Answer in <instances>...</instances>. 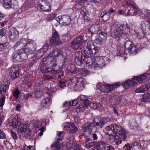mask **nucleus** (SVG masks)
I'll return each mask as SVG.
<instances>
[{"mask_svg": "<svg viewBox=\"0 0 150 150\" xmlns=\"http://www.w3.org/2000/svg\"><path fill=\"white\" fill-rule=\"evenodd\" d=\"M50 101V99L48 98H46L42 100L41 103V108H42H42H46L47 105Z\"/></svg>", "mask_w": 150, "mask_h": 150, "instance_id": "49530a36", "label": "nucleus"}, {"mask_svg": "<svg viewBox=\"0 0 150 150\" xmlns=\"http://www.w3.org/2000/svg\"><path fill=\"white\" fill-rule=\"evenodd\" d=\"M88 105H86V104H84L83 105L80 106L78 108L79 109L80 112H83L86 109Z\"/></svg>", "mask_w": 150, "mask_h": 150, "instance_id": "0e129e2a", "label": "nucleus"}, {"mask_svg": "<svg viewBox=\"0 0 150 150\" xmlns=\"http://www.w3.org/2000/svg\"><path fill=\"white\" fill-rule=\"evenodd\" d=\"M132 149L133 150H140L141 149H143V148L141 146L140 144H138L137 142H134L132 144Z\"/></svg>", "mask_w": 150, "mask_h": 150, "instance_id": "c03bdc74", "label": "nucleus"}, {"mask_svg": "<svg viewBox=\"0 0 150 150\" xmlns=\"http://www.w3.org/2000/svg\"><path fill=\"white\" fill-rule=\"evenodd\" d=\"M100 26L98 24H95L91 25L88 30L92 34L97 33L100 30Z\"/></svg>", "mask_w": 150, "mask_h": 150, "instance_id": "cd10ccee", "label": "nucleus"}, {"mask_svg": "<svg viewBox=\"0 0 150 150\" xmlns=\"http://www.w3.org/2000/svg\"><path fill=\"white\" fill-rule=\"evenodd\" d=\"M86 42L82 35L74 39L71 43V47L74 50L78 49Z\"/></svg>", "mask_w": 150, "mask_h": 150, "instance_id": "423d86ee", "label": "nucleus"}, {"mask_svg": "<svg viewBox=\"0 0 150 150\" xmlns=\"http://www.w3.org/2000/svg\"><path fill=\"white\" fill-rule=\"evenodd\" d=\"M19 50H18L13 53L11 56L12 59L14 62H21L20 55Z\"/></svg>", "mask_w": 150, "mask_h": 150, "instance_id": "393cba45", "label": "nucleus"}, {"mask_svg": "<svg viewBox=\"0 0 150 150\" xmlns=\"http://www.w3.org/2000/svg\"><path fill=\"white\" fill-rule=\"evenodd\" d=\"M100 16L101 17L103 18V20L105 21H108L110 18V15L107 11H104L102 12Z\"/></svg>", "mask_w": 150, "mask_h": 150, "instance_id": "c9c22d12", "label": "nucleus"}, {"mask_svg": "<svg viewBox=\"0 0 150 150\" xmlns=\"http://www.w3.org/2000/svg\"><path fill=\"white\" fill-rule=\"evenodd\" d=\"M150 88V86L149 84H144L142 86V88L143 90V92L144 91H148Z\"/></svg>", "mask_w": 150, "mask_h": 150, "instance_id": "13d9d810", "label": "nucleus"}, {"mask_svg": "<svg viewBox=\"0 0 150 150\" xmlns=\"http://www.w3.org/2000/svg\"><path fill=\"white\" fill-rule=\"evenodd\" d=\"M3 3V6L6 9H10V5L11 4V1H2Z\"/></svg>", "mask_w": 150, "mask_h": 150, "instance_id": "6e6d98bb", "label": "nucleus"}, {"mask_svg": "<svg viewBox=\"0 0 150 150\" xmlns=\"http://www.w3.org/2000/svg\"><path fill=\"white\" fill-rule=\"evenodd\" d=\"M63 132L61 131L58 132H57V139L56 142L52 145V147H54L56 148L57 149L60 148L62 147V145L59 143V141H61L62 139V134Z\"/></svg>", "mask_w": 150, "mask_h": 150, "instance_id": "412c9836", "label": "nucleus"}, {"mask_svg": "<svg viewBox=\"0 0 150 150\" xmlns=\"http://www.w3.org/2000/svg\"><path fill=\"white\" fill-rule=\"evenodd\" d=\"M8 123L9 125L12 126L13 128H16L17 126H20L21 124L18 120V116H16L13 119H9Z\"/></svg>", "mask_w": 150, "mask_h": 150, "instance_id": "aec40b11", "label": "nucleus"}, {"mask_svg": "<svg viewBox=\"0 0 150 150\" xmlns=\"http://www.w3.org/2000/svg\"><path fill=\"white\" fill-rule=\"evenodd\" d=\"M94 44L92 40H89L87 43V48L88 49H92L94 47Z\"/></svg>", "mask_w": 150, "mask_h": 150, "instance_id": "864d4df0", "label": "nucleus"}, {"mask_svg": "<svg viewBox=\"0 0 150 150\" xmlns=\"http://www.w3.org/2000/svg\"><path fill=\"white\" fill-rule=\"evenodd\" d=\"M66 81H62L60 80L59 81V86L61 88H64L66 86Z\"/></svg>", "mask_w": 150, "mask_h": 150, "instance_id": "052dcab7", "label": "nucleus"}, {"mask_svg": "<svg viewBox=\"0 0 150 150\" xmlns=\"http://www.w3.org/2000/svg\"><path fill=\"white\" fill-rule=\"evenodd\" d=\"M13 96L16 99H17L18 98L19 95L20 94L19 91L18 90H16L13 91Z\"/></svg>", "mask_w": 150, "mask_h": 150, "instance_id": "4d7b16f0", "label": "nucleus"}, {"mask_svg": "<svg viewBox=\"0 0 150 150\" xmlns=\"http://www.w3.org/2000/svg\"><path fill=\"white\" fill-rule=\"evenodd\" d=\"M52 54H50L49 56L51 57L54 56L55 57H57L59 56H62V51L58 49H56L54 50H52Z\"/></svg>", "mask_w": 150, "mask_h": 150, "instance_id": "f704fd0d", "label": "nucleus"}, {"mask_svg": "<svg viewBox=\"0 0 150 150\" xmlns=\"http://www.w3.org/2000/svg\"><path fill=\"white\" fill-rule=\"evenodd\" d=\"M78 128L76 127L74 123L72 124L70 128L68 130V133L69 134L76 133L78 131Z\"/></svg>", "mask_w": 150, "mask_h": 150, "instance_id": "ea45409f", "label": "nucleus"}, {"mask_svg": "<svg viewBox=\"0 0 150 150\" xmlns=\"http://www.w3.org/2000/svg\"><path fill=\"white\" fill-rule=\"evenodd\" d=\"M93 122L95 126L96 127L99 126V127L102 128L104 126L101 118L95 119Z\"/></svg>", "mask_w": 150, "mask_h": 150, "instance_id": "58836bf2", "label": "nucleus"}, {"mask_svg": "<svg viewBox=\"0 0 150 150\" xmlns=\"http://www.w3.org/2000/svg\"><path fill=\"white\" fill-rule=\"evenodd\" d=\"M64 40L65 41H69L71 39V35L68 33H67L64 36Z\"/></svg>", "mask_w": 150, "mask_h": 150, "instance_id": "69168bd1", "label": "nucleus"}, {"mask_svg": "<svg viewBox=\"0 0 150 150\" xmlns=\"http://www.w3.org/2000/svg\"><path fill=\"white\" fill-rule=\"evenodd\" d=\"M48 43H45L42 47V48H41L42 49L43 51L45 52H46L48 48Z\"/></svg>", "mask_w": 150, "mask_h": 150, "instance_id": "774afa93", "label": "nucleus"}, {"mask_svg": "<svg viewBox=\"0 0 150 150\" xmlns=\"http://www.w3.org/2000/svg\"><path fill=\"white\" fill-rule=\"evenodd\" d=\"M47 60V58H44L43 59L42 61L43 62L40 66V71L42 73H49L51 74H55L56 71L53 70L54 69H51L46 62Z\"/></svg>", "mask_w": 150, "mask_h": 150, "instance_id": "1a4fd4ad", "label": "nucleus"}, {"mask_svg": "<svg viewBox=\"0 0 150 150\" xmlns=\"http://www.w3.org/2000/svg\"><path fill=\"white\" fill-rule=\"evenodd\" d=\"M6 30L4 28H2L0 30V36H1V40L2 38H4L5 40L4 42L0 43V48L2 49H5L6 48H8L9 47V43L7 42V39L6 36Z\"/></svg>", "mask_w": 150, "mask_h": 150, "instance_id": "9d476101", "label": "nucleus"}, {"mask_svg": "<svg viewBox=\"0 0 150 150\" xmlns=\"http://www.w3.org/2000/svg\"><path fill=\"white\" fill-rule=\"evenodd\" d=\"M72 124V123L69 122H66L64 123L63 125L64 129L68 131Z\"/></svg>", "mask_w": 150, "mask_h": 150, "instance_id": "8fccbe9b", "label": "nucleus"}, {"mask_svg": "<svg viewBox=\"0 0 150 150\" xmlns=\"http://www.w3.org/2000/svg\"><path fill=\"white\" fill-rule=\"evenodd\" d=\"M77 81V83L74 86V88L77 91H81L84 89V83L85 81L84 79L81 77H79Z\"/></svg>", "mask_w": 150, "mask_h": 150, "instance_id": "4be33fe9", "label": "nucleus"}, {"mask_svg": "<svg viewBox=\"0 0 150 150\" xmlns=\"http://www.w3.org/2000/svg\"><path fill=\"white\" fill-rule=\"evenodd\" d=\"M20 135L23 137H27L31 135V130L30 129H27L25 126L24 128H21L20 129Z\"/></svg>", "mask_w": 150, "mask_h": 150, "instance_id": "b1692460", "label": "nucleus"}, {"mask_svg": "<svg viewBox=\"0 0 150 150\" xmlns=\"http://www.w3.org/2000/svg\"><path fill=\"white\" fill-rule=\"evenodd\" d=\"M20 53V59H21V62L22 61L26 59L28 57L27 54L25 52L23 49L19 50Z\"/></svg>", "mask_w": 150, "mask_h": 150, "instance_id": "a19ab883", "label": "nucleus"}, {"mask_svg": "<svg viewBox=\"0 0 150 150\" xmlns=\"http://www.w3.org/2000/svg\"><path fill=\"white\" fill-rule=\"evenodd\" d=\"M125 47L126 49L128 50L129 52L131 54H137V49L130 41L127 40L125 42Z\"/></svg>", "mask_w": 150, "mask_h": 150, "instance_id": "f3484780", "label": "nucleus"}, {"mask_svg": "<svg viewBox=\"0 0 150 150\" xmlns=\"http://www.w3.org/2000/svg\"><path fill=\"white\" fill-rule=\"evenodd\" d=\"M129 28L127 23L119 24L114 23L111 27V36L117 41L119 42L128 35L127 32Z\"/></svg>", "mask_w": 150, "mask_h": 150, "instance_id": "f257e3e1", "label": "nucleus"}, {"mask_svg": "<svg viewBox=\"0 0 150 150\" xmlns=\"http://www.w3.org/2000/svg\"><path fill=\"white\" fill-rule=\"evenodd\" d=\"M50 42L52 45H59L62 44V42L60 40L59 35L56 31L55 30L53 32L52 37Z\"/></svg>", "mask_w": 150, "mask_h": 150, "instance_id": "a211bd4d", "label": "nucleus"}, {"mask_svg": "<svg viewBox=\"0 0 150 150\" xmlns=\"http://www.w3.org/2000/svg\"><path fill=\"white\" fill-rule=\"evenodd\" d=\"M68 150H81V146L79 144H77L74 137L71 136L68 139L67 143Z\"/></svg>", "mask_w": 150, "mask_h": 150, "instance_id": "6e6552de", "label": "nucleus"}, {"mask_svg": "<svg viewBox=\"0 0 150 150\" xmlns=\"http://www.w3.org/2000/svg\"><path fill=\"white\" fill-rule=\"evenodd\" d=\"M43 95V93L41 91H36L35 93V96L36 98H40Z\"/></svg>", "mask_w": 150, "mask_h": 150, "instance_id": "bf43d9fd", "label": "nucleus"}, {"mask_svg": "<svg viewBox=\"0 0 150 150\" xmlns=\"http://www.w3.org/2000/svg\"><path fill=\"white\" fill-rule=\"evenodd\" d=\"M89 73V71L87 70H83L81 69L80 70V74L82 76H86Z\"/></svg>", "mask_w": 150, "mask_h": 150, "instance_id": "5fc2aeb1", "label": "nucleus"}, {"mask_svg": "<svg viewBox=\"0 0 150 150\" xmlns=\"http://www.w3.org/2000/svg\"><path fill=\"white\" fill-rule=\"evenodd\" d=\"M19 35L18 31L15 28H11L8 32V37L10 40L12 42L16 40L18 38Z\"/></svg>", "mask_w": 150, "mask_h": 150, "instance_id": "4468645a", "label": "nucleus"}, {"mask_svg": "<svg viewBox=\"0 0 150 150\" xmlns=\"http://www.w3.org/2000/svg\"><path fill=\"white\" fill-rule=\"evenodd\" d=\"M38 4L42 11L49 12H51V5L47 0H40L38 3Z\"/></svg>", "mask_w": 150, "mask_h": 150, "instance_id": "2eb2a0df", "label": "nucleus"}, {"mask_svg": "<svg viewBox=\"0 0 150 150\" xmlns=\"http://www.w3.org/2000/svg\"><path fill=\"white\" fill-rule=\"evenodd\" d=\"M125 2L124 6L125 8V11H127V15L128 16H136L139 12L138 9L133 4V1H132L130 2H129V4H126Z\"/></svg>", "mask_w": 150, "mask_h": 150, "instance_id": "39448f33", "label": "nucleus"}, {"mask_svg": "<svg viewBox=\"0 0 150 150\" xmlns=\"http://www.w3.org/2000/svg\"><path fill=\"white\" fill-rule=\"evenodd\" d=\"M92 49H88V50L86 51V50H84L83 52H85L83 54L84 57H92L93 56V52L92 51Z\"/></svg>", "mask_w": 150, "mask_h": 150, "instance_id": "37998d69", "label": "nucleus"}, {"mask_svg": "<svg viewBox=\"0 0 150 150\" xmlns=\"http://www.w3.org/2000/svg\"><path fill=\"white\" fill-rule=\"evenodd\" d=\"M68 69L71 73L72 74H76L77 72L76 66L74 64H70L68 68Z\"/></svg>", "mask_w": 150, "mask_h": 150, "instance_id": "79ce46f5", "label": "nucleus"}, {"mask_svg": "<svg viewBox=\"0 0 150 150\" xmlns=\"http://www.w3.org/2000/svg\"><path fill=\"white\" fill-rule=\"evenodd\" d=\"M33 147L32 146H27L25 144H24V146L21 150H31V148Z\"/></svg>", "mask_w": 150, "mask_h": 150, "instance_id": "338daca9", "label": "nucleus"}, {"mask_svg": "<svg viewBox=\"0 0 150 150\" xmlns=\"http://www.w3.org/2000/svg\"><path fill=\"white\" fill-rule=\"evenodd\" d=\"M120 85V83L119 82L116 83L113 85L102 84L100 83H98L97 85V88L102 92L107 93L110 91L114 88H117Z\"/></svg>", "mask_w": 150, "mask_h": 150, "instance_id": "20e7f679", "label": "nucleus"}, {"mask_svg": "<svg viewBox=\"0 0 150 150\" xmlns=\"http://www.w3.org/2000/svg\"><path fill=\"white\" fill-rule=\"evenodd\" d=\"M45 58H47V62L48 65H49L51 69H56V68L57 66L56 59L54 58L48 56Z\"/></svg>", "mask_w": 150, "mask_h": 150, "instance_id": "5701e85b", "label": "nucleus"}, {"mask_svg": "<svg viewBox=\"0 0 150 150\" xmlns=\"http://www.w3.org/2000/svg\"><path fill=\"white\" fill-rule=\"evenodd\" d=\"M74 60L78 66H81L84 61L82 58V54L81 51L76 52L75 54Z\"/></svg>", "mask_w": 150, "mask_h": 150, "instance_id": "6ab92c4d", "label": "nucleus"}, {"mask_svg": "<svg viewBox=\"0 0 150 150\" xmlns=\"http://www.w3.org/2000/svg\"><path fill=\"white\" fill-rule=\"evenodd\" d=\"M84 58L86 64L88 67L99 69L102 68L105 66L104 61L100 56L95 57L93 58L91 57Z\"/></svg>", "mask_w": 150, "mask_h": 150, "instance_id": "f03ea898", "label": "nucleus"}, {"mask_svg": "<svg viewBox=\"0 0 150 150\" xmlns=\"http://www.w3.org/2000/svg\"><path fill=\"white\" fill-rule=\"evenodd\" d=\"M106 144L105 142L102 141L96 142L95 146L93 148L92 150H101Z\"/></svg>", "mask_w": 150, "mask_h": 150, "instance_id": "7c9ffc66", "label": "nucleus"}, {"mask_svg": "<svg viewBox=\"0 0 150 150\" xmlns=\"http://www.w3.org/2000/svg\"><path fill=\"white\" fill-rule=\"evenodd\" d=\"M142 101L144 102L150 101V94L149 93H147L143 96Z\"/></svg>", "mask_w": 150, "mask_h": 150, "instance_id": "de8ad7c7", "label": "nucleus"}, {"mask_svg": "<svg viewBox=\"0 0 150 150\" xmlns=\"http://www.w3.org/2000/svg\"><path fill=\"white\" fill-rule=\"evenodd\" d=\"M36 43H34L33 45L32 44H30L28 46L27 48H25L24 50L25 52L30 54H33L36 50Z\"/></svg>", "mask_w": 150, "mask_h": 150, "instance_id": "c85d7f7f", "label": "nucleus"}, {"mask_svg": "<svg viewBox=\"0 0 150 150\" xmlns=\"http://www.w3.org/2000/svg\"><path fill=\"white\" fill-rule=\"evenodd\" d=\"M114 135H120L126 136V132L125 130L120 125L114 123L112 125Z\"/></svg>", "mask_w": 150, "mask_h": 150, "instance_id": "9b49d317", "label": "nucleus"}, {"mask_svg": "<svg viewBox=\"0 0 150 150\" xmlns=\"http://www.w3.org/2000/svg\"><path fill=\"white\" fill-rule=\"evenodd\" d=\"M145 28L142 27H141V29L137 33V37L139 39H141L144 37L145 35Z\"/></svg>", "mask_w": 150, "mask_h": 150, "instance_id": "e433bc0d", "label": "nucleus"}, {"mask_svg": "<svg viewBox=\"0 0 150 150\" xmlns=\"http://www.w3.org/2000/svg\"><path fill=\"white\" fill-rule=\"evenodd\" d=\"M114 135H110V137L109 141L110 143H115L116 145L120 144L122 143V141L124 140L127 137V136H125V135L124 136L120 135H116L115 136Z\"/></svg>", "mask_w": 150, "mask_h": 150, "instance_id": "f8f14e48", "label": "nucleus"}, {"mask_svg": "<svg viewBox=\"0 0 150 150\" xmlns=\"http://www.w3.org/2000/svg\"><path fill=\"white\" fill-rule=\"evenodd\" d=\"M81 14L83 15V17L84 21L86 22H89L90 20V18L86 14L87 13L86 10L83 8H81L80 9Z\"/></svg>", "mask_w": 150, "mask_h": 150, "instance_id": "2f4dec72", "label": "nucleus"}, {"mask_svg": "<svg viewBox=\"0 0 150 150\" xmlns=\"http://www.w3.org/2000/svg\"><path fill=\"white\" fill-rule=\"evenodd\" d=\"M10 84V81L8 80L6 82H5L4 84L1 85V86L0 93L3 96L1 99L0 100V107H3L4 105L5 101V97L4 96L8 91Z\"/></svg>", "mask_w": 150, "mask_h": 150, "instance_id": "0eeeda50", "label": "nucleus"}, {"mask_svg": "<svg viewBox=\"0 0 150 150\" xmlns=\"http://www.w3.org/2000/svg\"><path fill=\"white\" fill-rule=\"evenodd\" d=\"M107 38V34L106 33L100 32L96 36L94 42L96 44L101 45L103 44L104 41Z\"/></svg>", "mask_w": 150, "mask_h": 150, "instance_id": "ddd939ff", "label": "nucleus"}, {"mask_svg": "<svg viewBox=\"0 0 150 150\" xmlns=\"http://www.w3.org/2000/svg\"><path fill=\"white\" fill-rule=\"evenodd\" d=\"M79 98L82 103H83V104H86V105H88L89 104V100L84 96L81 95H80Z\"/></svg>", "mask_w": 150, "mask_h": 150, "instance_id": "a18cd8bd", "label": "nucleus"}, {"mask_svg": "<svg viewBox=\"0 0 150 150\" xmlns=\"http://www.w3.org/2000/svg\"><path fill=\"white\" fill-rule=\"evenodd\" d=\"M137 123L136 122L135 120H133L132 122H129V128L131 129H135L136 128L137 126Z\"/></svg>", "mask_w": 150, "mask_h": 150, "instance_id": "603ef678", "label": "nucleus"}, {"mask_svg": "<svg viewBox=\"0 0 150 150\" xmlns=\"http://www.w3.org/2000/svg\"><path fill=\"white\" fill-rule=\"evenodd\" d=\"M9 74L12 80L17 79L19 75L20 72L18 68L13 66L9 69Z\"/></svg>", "mask_w": 150, "mask_h": 150, "instance_id": "dca6fc26", "label": "nucleus"}, {"mask_svg": "<svg viewBox=\"0 0 150 150\" xmlns=\"http://www.w3.org/2000/svg\"><path fill=\"white\" fill-rule=\"evenodd\" d=\"M4 144L5 146L8 149H10L12 148V144L11 143H10L7 141H5L4 142Z\"/></svg>", "mask_w": 150, "mask_h": 150, "instance_id": "e2e57ef3", "label": "nucleus"}, {"mask_svg": "<svg viewBox=\"0 0 150 150\" xmlns=\"http://www.w3.org/2000/svg\"><path fill=\"white\" fill-rule=\"evenodd\" d=\"M27 42L26 39L23 38L20 39L19 41L17 42L15 46V47H18L21 48V50H24V47H25L27 46Z\"/></svg>", "mask_w": 150, "mask_h": 150, "instance_id": "bb28decb", "label": "nucleus"}, {"mask_svg": "<svg viewBox=\"0 0 150 150\" xmlns=\"http://www.w3.org/2000/svg\"><path fill=\"white\" fill-rule=\"evenodd\" d=\"M95 127L93 121L92 122H88L85 124L84 125L85 130L86 131L88 130L90 131L92 130V128Z\"/></svg>", "mask_w": 150, "mask_h": 150, "instance_id": "4c0bfd02", "label": "nucleus"}, {"mask_svg": "<svg viewBox=\"0 0 150 150\" xmlns=\"http://www.w3.org/2000/svg\"><path fill=\"white\" fill-rule=\"evenodd\" d=\"M42 79L45 82L46 81H47L53 79V77L51 75L47 76L46 75H44L42 76Z\"/></svg>", "mask_w": 150, "mask_h": 150, "instance_id": "3c124183", "label": "nucleus"}, {"mask_svg": "<svg viewBox=\"0 0 150 150\" xmlns=\"http://www.w3.org/2000/svg\"><path fill=\"white\" fill-rule=\"evenodd\" d=\"M86 140L85 144V147L87 149H89L95 146L96 144L95 141H92V139L90 137H86Z\"/></svg>", "mask_w": 150, "mask_h": 150, "instance_id": "a878e982", "label": "nucleus"}, {"mask_svg": "<svg viewBox=\"0 0 150 150\" xmlns=\"http://www.w3.org/2000/svg\"><path fill=\"white\" fill-rule=\"evenodd\" d=\"M112 125L106 127L103 130L105 134L106 135H114Z\"/></svg>", "mask_w": 150, "mask_h": 150, "instance_id": "72a5a7b5", "label": "nucleus"}, {"mask_svg": "<svg viewBox=\"0 0 150 150\" xmlns=\"http://www.w3.org/2000/svg\"><path fill=\"white\" fill-rule=\"evenodd\" d=\"M61 20L62 24L64 25L69 26L71 24V20L69 16L66 15H63Z\"/></svg>", "mask_w": 150, "mask_h": 150, "instance_id": "c756f323", "label": "nucleus"}, {"mask_svg": "<svg viewBox=\"0 0 150 150\" xmlns=\"http://www.w3.org/2000/svg\"><path fill=\"white\" fill-rule=\"evenodd\" d=\"M150 76V74L149 73H146L138 76L135 77L133 79L125 82L123 84V87L125 89H129L132 86L137 85V83L146 79Z\"/></svg>", "mask_w": 150, "mask_h": 150, "instance_id": "7ed1b4c3", "label": "nucleus"}, {"mask_svg": "<svg viewBox=\"0 0 150 150\" xmlns=\"http://www.w3.org/2000/svg\"><path fill=\"white\" fill-rule=\"evenodd\" d=\"M101 118L102 121L104 125L105 123H106L107 122L110 121L111 120L110 118L108 117H103Z\"/></svg>", "mask_w": 150, "mask_h": 150, "instance_id": "680f3d73", "label": "nucleus"}, {"mask_svg": "<svg viewBox=\"0 0 150 150\" xmlns=\"http://www.w3.org/2000/svg\"><path fill=\"white\" fill-rule=\"evenodd\" d=\"M53 70H54L56 71L55 74H52L55 75L57 79H61L64 78L65 76L63 71L60 69L59 70H57L56 69H53Z\"/></svg>", "mask_w": 150, "mask_h": 150, "instance_id": "473e14b6", "label": "nucleus"}, {"mask_svg": "<svg viewBox=\"0 0 150 150\" xmlns=\"http://www.w3.org/2000/svg\"><path fill=\"white\" fill-rule=\"evenodd\" d=\"M117 52L119 55H122L125 54V52L124 48L123 47H118Z\"/></svg>", "mask_w": 150, "mask_h": 150, "instance_id": "09e8293b", "label": "nucleus"}]
</instances>
